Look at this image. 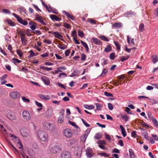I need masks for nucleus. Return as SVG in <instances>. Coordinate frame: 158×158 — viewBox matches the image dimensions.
I'll list each match as a JSON object with an SVG mask.
<instances>
[{"mask_svg": "<svg viewBox=\"0 0 158 158\" xmlns=\"http://www.w3.org/2000/svg\"><path fill=\"white\" fill-rule=\"evenodd\" d=\"M38 135L42 141L44 142L47 141L48 135L45 131L42 130H40L38 132Z\"/></svg>", "mask_w": 158, "mask_h": 158, "instance_id": "1", "label": "nucleus"}, {"mask_svg": "<svg viewBox=\"0 0 158 158\" xmlns=\"http://www.w3.org/2000/svg\"><path fill=\"white\" fill-rule=\"evenodd\" d=\"M7 118L10 120L14 122L17 120L16 114L14 112L8 113L7 115Z\"/></svg>", "mask_w": 158, "mask_h": 158, "instance_id": "2", "label": "nucleus"}, {"mask_svg": "<svg viewBox=\"0 0 158 158\" xmlns=\"http://www.w3.org/2000/svg\"><path fill=\"white\" fill-rule=\"evenodd\" d=\"M20 132L22 135L24 137H27L29 136L30 134V131L25 128L21 129Z\"/></svg>", "mask_w": 158, "mask_h": 158, "instance_id": "3", "label": "nucleus"}, {"mask_svg": "<svg viewBox=\"0 0 158 158\" xmlns=\"http://www.w3.org/2000/svg\"><path fill=\"white\" fill-rule=\"evenodd\" d=\"M86 155L88 158H91L94 155L91 148L88 147L86 150Z\"/></svg>", "mask_w": 158, "mask_h": 158, "instance_id": "4", "label": "nucleus"}, {"mask_svg": "<svg viewBox=\"0 0 158 158\" xmlns=\"http://www.w3.org/2000/svg\"><path fill=\"white\" fill-rule=\"evenodd\" d=\"M63 134L65 136L68 138L71 137L72 136V133L71 130L69 128L65 129L64 131Z\"/></svg>", "mask_w": 158, "mask_h": 158, "instance_id": "5", "label": "nucleus"}, {"mask_svg": "<svg viewBox=\"0 0 158 158\" xmlns=\"http://www.w3.org/2000/svg\"><path fill=\"white\" fill-rule=\"evenodd\" d=\"M11 97L14 99H17L20 97V94L19 92L17 91H13L10 93Z\"/></svg>", "mask_w": 158, "mask_h": 158, "instance_id": "6", "label": "nucleus"}, {"mask_svg": "<svg viewBox=\"0 0 158 158\" xmlns=\"http://www.w3.org/2000/svg\"><path fill=\"white\" fill-rule=\"evenodd\" d=\"M61 158H71V153L67 151L63 152L60 155Z\"/></svg>", "mask_w": 158, "mask_h": 158, "instance_id": "7", "label": "nucleus"}, {"mask_svg": "<svg viewBox=\"0 0 158 158\" xmlns=\"http://www.w3.org/2000/svg\"><path fill=\"white\" fill-rule=\"evenodd\" d=\"M19 34L20 35L21 40L22 44L24 45H26L27 44V40L25 35L23 31H21L19 32Z\"/></svg>", "mask_w": 158, "mask_h": 158, "instance_id": "8", "label": "nucleus"}, {"mask_svg": "<svg viewBox=\"0 0 158 158\" xmlns=\"http://www.w3.org/2000/svg\"><path fill=\"white\" fill-rule=\"evenodd\" d=\"M45 128L48 130L53 131L55 129L53 124L49 122H47L45 123Z\"/></svg>", "mask_w": 158, "mask_h": 158, "instance_id": "9", "label": "nucleus"}, {"mask_svg": "<svg viewBox=\"0 0 158 158\" xmlns=\"http://www.w3.org/2000/svg\"><path fill=\"white\" fill-rule=\"evenodd\" d=\"M24 119L28 120L31 118V115L29 113L27 110H24L22 113Z\"/></svg>", "mask_w": 158, "mask_h": 158, "instance_id": "10", "label": "nucleus"}, {"mask_svg": "<svg viewBox=\"0 0 158 158\" xmlns=\"http://www.w3.org/2000/svg\"><path fill=\"white\" fill-rule=\"evenodd\" d=\"M90 132L88 130H86L84 133L81 136V141L83 143H85L86 140V139Z\"/></svg>", "mask_w": 158, "mask_h": 158, "instance_id": "11", "label": "nucleus"}, {"mask_svg": "<svg viewBox=\"0 0 158 158\" xmlns=\"http://www.w3.org/2000/svg\"><path fill=\"white\" fill-rule=\"evenodd\" d=\"M59 150V146L58 145H56L52 148L51 151L52 153L53 154H56Z\"/></svg>", "mask_w": 158, "mask_h": 158, "instance_id": "12", "label": "nucleus"}, {"mask_svg": "<svg viewBox=\"0 0 158 158\" xmlns=\"http://www.w3.org/2000/svg\"><path fill=\"white\" fill-rule=\"evenodd\" d=\"M41 79L43 82L47 85L49 84L50 81L48 78L46 76H43L41 77Z\"/></svg>", "mask_w": 158, "mask_h": 158, "instance_id": "13", "label": "nucleus"}, {"mask_svg": "<svg viewBox=\"0 0 158 158\" xmlns=\"http://www.w3.org/2000/svg\"><path fill=\"white\" fill-rule=\"evenodd\" d=\"M91 41L94 44H96L99 45H101L102 44V41L99 40L97 38H92L91 39Z\"/></svg>", "mask_w": 158, "mask_h": 158, "instance_id": "14", "label": "nucleus"}, {"mask_svg": "<svg viewBox=\"0 0 158 158\" xmlns=\"http://www.w3.org/2000/svg\"><path fill=\"white\" fill-rule=\"evenodd\" d=\"M38 96L41 99L44 100H48L50 98V97L48 95L45 96L44 95L39 94L38 95Z\"/></svg>", "mask_w": 158, "mask_h": 158, "instance_id": "15", "label": "nucleus"}, {"mask_svg": "<svg viewBox=\"0 0 158 158\" xmlns=\"http://www.w3.org/2000/svg\"><path fill=\"white\" fill-rule=\"evenodd\" d=\"M29 25H30V27L32 30H34L37 26L36 24L34 22H29Z\"/></svg>", "mask_w": 158, "mask_h": 158, "instance_id": "16", "label": "nucleus"}, {"mask_svg": "<svg viewBox=\"0 0 158 158\" xmlns=\"http://www.w3.org/2000/svg\"><path fill=\"white\" fill-rule=\"evenodd\" d=\"M50 17L52 20H55L56 21H59L61 20L60 18L54 15H50Z\"/></svg>", "mask_w": 158, "mask_h": 158, "instance_id": "17", "label": "nucleus"}, {"mask_svg": "<svg viewBox=\"0 0 158 158\" xmlns=\"http://www.w3.org/2000/svg\"><path fill=\"white\" fill-rule=\"evenodd\" d=\"M135 15V13L131 11H128L125 13L124 16L126 17H131Z\"/></svg>", "mask_w": 158, "mask_h": 158, "instance_id": "18", "label": "nucleus"}, {"mask_svg": "<svg viewBox=\"0 0 158 158\" xmlns=\"http://www.w3.org/2000/svg\"><path fill=\"white\" fill-rule=\"evenodd\" d=\"M53 35H55V37L62 40L63 37L61 35L59 32H54L53 33Z\"/></svg>", "mask_w": 158, "mask_h": 158, "instance_id": "19", "label": "nucleus"}, {"mask_svg": "<svg viewBox=\"0 0 158 158\" xmlns=\"http://www.w3.org/2000/svg\"><path fill=\"white\" fill-rule=\"evenodd\" d=\"M9 147L15 152H18V150L15 148L13 144L10 143H9L8 144Z\"/></svg>", "mask_w": 158, "mask_h": 158, "instance_id": "20", "label": "nucleus"}, {"mask_svg": "<svg viewBox=\"0 0 158 158\" xmlns=\"http://www.w3.org/2000/svg\"><path fill=\"white\" fill-rule=\"evenodd\" d=\"M63 13L64 14H65L68 17L70 18L72 20H74L75 19V17L74 16L70 15L69 13L66 12L65 11H63Z\"/></svg>", "mask_w": 158, "mask_h": 158, "instance_id": "21", "label": "nucleus"}, {"mask_svg": "<svg viewBox=\"0 0 158 158\" xmlns=\"http://www.w3.org/2000/svg\"><path fill=\"white\" fill-rule=\"evenodd\" d=\"M120 128L121 129V133L124 137H125L126 136L127 134L125 130L124 129L123 126L122 125H120L119 126Z\"/></svg>", "mask_w": 158, "mask_h": 158, "instance_id": "22", "label": "nucleus"}, {"mask_svg": "<svg viewBox=\"0 0 158 158\" xmlns=\"http://www.w3.org/2000/svg\"><path fill=\"white\" fill-rule=\"evenodd\" d=\"M49 8L50 11L49 12H52L56 14H58V11L57 10L53 7H52L50 5H49Z\"/></svg>", "mask_w": 158, "mask_h": 158, "instance_id": "23", "label": "nucleus"}, {"mask_svg": "<svg viewBox=\"0 0 158 158\" xmlns=\"http://www.w3.org/2000/svg\"><path fill=\"white\" fill-rule=\"evenodd\" d=\"M30 54L28 56V59H30L31 58L35 56L37 54L34 53L32 50H30L29 52Z\"/></svg>", "mask_w": 158, "mask_h": 158, "instance_id": "24", "label": "nucleus"}, {"mask_svg": "<svg viewBox=\"0 0 158 158\" xmlns=\"http://www.w3.org/2000/svg\"><path fill=\"white\" fill-rule=\"evenodd\" d=\"M152 58L153 63L154 64H155L158 61V58L156 55H153Z\"/></svg>", "mask_w": 158, "mask_h": 158, "instance_id": "25", "label": "nucleus"}, {"mask_svg": "<svg viewBox=\"0 0 158 158\" xmlns=\"http://www.w3.org/2000/svg\"><path fill=\"white\" fill-rule=\"evenodd\" d=\"M12 15L14 16L16 18H17L18 21L20 23L22 21H23V19L21 17H19L18 15L16 14L13 13Z\"/></svg>", "mask_w": 158, "mask_h": 158, "instance_id": "26", "label": "nucleus"}, {"mask_svg": "<svg viewBox=\"0 0 158 158\" xmlns=\"http://www.w3.org/2000/svg\"><path fill=\"white\" fill-rule=\"evenodd\" d=\"M35 19L41 23L43 21V18L38 15H37L35 16Z\"/></svg>", "mask_w": 158, "mask_h": 158, "instance_id": "27", "label": "nucleus"}, {"mask_svg": "<svg viewBox=\"0 0 158 158\" xmlns=\"http://www.w3.org/2000/svg\"><path fill=\"white\" fill-rule=\"evenodd\" d=\"M130 156L131 158H135V153L131 149H129Z\"/></svg>", "mask_w": 158, "mask_h": 158, "instance_id": "28", "label": "nucleus"}, {"mask_svg": "<svg viewBox=\"0 0 158 158\" xmlns=\"http://www.w3.org/2000/svg\"><path fill=\"white\" fill-rule=\"evenodd\" d=\"M98 37L101 40L108 42L109 41V40L104 35H99Z\"/></svg>", "mask_w": 158, "mask_h": 158, "instance_id": "29", "label": "nucleus"}, {"mask_svg": "<svg viewBox=\"0 0 158 158\" xmlns=\"http://www.w3.org/2000/svg\"><path fill=\"white\" fill-rule=\"evenodd\" d=\"M98 37L101 40L108 42L109 41V40L104 35H99Z\"/></svg>", "mask_w": 158, "mask_h": 158, "instance_id": "30", "label": "nucleus"}, {"mask_svg": "<svg viewBox=\"0 0 158 158\" xmlns=\"http://www.w3.org/2000/svg\"><path fill=\"white\" fill-rule=\"evenodd\" d=\"M80 73V72L79 71L74 70L73 72L69 76L70 77H73L79 74Z\"/></svg>", "mask_w": 158, "mask_h": 158, "instance_id": "31", "label": "nucleus"}, {"mask_svg": "<svg viewBox=\"0 0 158 158\" xmlns=\"http://www.w3.org/2000/svg\"><path fill=\"white\" fill-rule=\"evenodd\" d=\"M122 26V23H115L112 25V27L115 28H120Z\"/></svg>", "mask_w": 158, "mask_h": 158, "instance_id": "32", "label": "nucleus"}, {"mask_svg": "<svg viewBox=\"0 0 158 158\" xmlns=\"http://www.w3.org/2000/svg\"><path fill=\"white\" fill-rule=\"evenodd\" d=\"M84 107L85 108L89 110L94 109L95 108V107L94 105H90L89 106L86 104L84 105Z\"/></svg>", "mask_w": 158, "mask_h": 158, "instance_id": "33", "label": "nucleus"}, {"mask_svg": "<svg viewBox=\"0 0 158 158\" xmlns=\"http://www.w3.org/2000/svg\"><path fill=\"white\" fill-rule=\"evenodd\" d=\"M108 71V69H104L102 70V73L100 75V76L101 77H103L107 73Z\"/></svg>", "mask_w": 158, "mask_h": 158, "instance_id": "34", "label": "nucleus"}, {"mask_svg": "<svg viewBox=\"0 0 158 158\" xmlns=\"http://www.w3.org/2000/svg\"><path fill=\"white\" fill-rule=\"evenodd\" d=\"M115 46L117 48V49H120V45L118 41H114V42Z\"/></svg>", "mask_w": 158, "mask_h": 158, "instance_id": "35", "label": "nucleus"}, {"mask_svg": "<svg viewBox=\"0 0 158 158\" xmlns=\"http://www.w3.org/2000/svg\"><path fill=\"white\" fill-rule=\"evenodd\" d=\"M102 136V135L100 133H98L96 134L94 137V138L96 139H101Z\"/></svg>", "mask_w": 158, "mask_h": 158, "instance_id": "36", "label": "nucleus"}, {"mask_svg": "<svg viewBox=\"0 0 158 158\" xmlns=\"http://www.w3.org/2000/svg\"><path fill=\"white\" fill-rule=\"evenodd\" d=\"M95 105L96 106V110H101V108L102 107V106L100 103H97L95 104Z\"/></svg>", "mask_w": 158, "mask_h": 158, "instance_id": "37", "label": "nucleus"}, {"mask_svg": "<svg viewBox=\"0 0 158 158\" xmlns=\"http://www.w3.org/2000/svg\"><path fill=\"white\" fill-rule=\"evenodd\" d=\"M40 68L42 70H45L47 71H51L52 69L51 68H48L44 66H40Z\"/></svg>", "mask_w": 158, "mask_h": 158, "instance_id": "38", "label": "nucleus"}, {"mask_svg": "<svg viewBox=\"0 0 158 158\" xmlns=\"http://www.w3.org/2000/svg\"><path fill=\"white\" fill-rule=\"evenodd\" d=\"M64 120V116L61 115L59 117L58 119V121L60 123H62Z\"/></svg>", "mask_w": 158, "mask_h": 158, "instance_id": "39", "label": "nucleus"}, {"mask_svg": "<svg viewBox=\"0 0 158 158\" xmlns=\"http://www.w3.org/2000/svg\"><path fill=\"white\" fill-rule=\"evenodd\" d=\"M6 21L10 26H15V24L14 23L10 20L7 19L6 20Z\"/></svg>", "mask_w": 158, "mask_h": 158, "instance_id": "40", "label": "nucleus"}, {"mask_svg": "<svg viewBox=\"0 0 158 158\" xmlns=\"http://www.w3.org/2000/svg\"><path fill=\"white\" fill-rule=\"evenodd\" d=\"M144 25L143 24H141L139 27V30L140 32H142L144 31Z\"/></svg>", "mask_w": 158, "mask_h": 158, "instance_id": "41", "label": "nucleus"}, {"mask_svg": "<svg viewBox=\"0 0 158 158\" xmlns=\"http://www.w3.org/2000/svg\"><path fill=\"white\" fill-rule=\"evenodd\" d=\"M15 140L17 141V143L19 146H21V147L23 146V145L20 140L16 136H15Z\"/></svg>", "mask_w": 158, "mask_h": 158, "instance_id": "42", "label": "nucleus"}, {"mask_svg": "<svg viewBox=\"0 0 158 158\" xmlns=\"http://www.w3.org/2000/svg\"><path fill=\"white\" fill-rule=\"evenodd\" d=\"M129 57V56H123L121 58L120 60L121 62H123L124 60H127Z\"/></svg>", "mask_w": 158, "mask_h": 158, "instance_id": "43", "label": "nucleus"}, {"mask_svg": "<svg viewBox=\"0 0 158 158\" xmlns=\"http://www.w3.org/2000/svg\"><path fill=\"white\" fill-rule=\"evenodd\" d=\"M12 60L13 61H14L13 62V63H14L15 65H16L17 63H19L21 62V60H19L15 58H13Z\"/></svg>", "mask_w": 158, "mask_h": 158, "instance_id": "44", "label": "nucleus"}, {"mask_svg": "<svg viewBox=\"0 0 158 158\" xmlns=\"http://www.w3.org/2000/svg\"><path fill=\"white\" fill-rule=\"evenodd\" d=\"M149 142H150L152 144H154L155 143V141L151 137H149L147 139Z\"/></svg>", "mask_w": 158, "mask_h": 158, "instance_id": "45", "label": "nucleus"}, {"mask_svg": "<svg viewBox=\"0 0 158 158\" xmlns=\"http://www.w3.org/2000/svg\"><path fill=\"white\" fill-rule=\"evenodd\" d=\"M87 21L90 22L91 23L94 24H95L96 23V21L95 20H93V19H87Z\"/></svg>", "mask_w": 158, "mask_h": 158, "instance_id": "46", "label": "nucleus"}, {"mask_svg": "<svg viewBox=\"0 0 158 158\" xmlns=\"http://www.w3.org/2000/svg\"><path fill=\"white\" fill-rule=\"evenodd\" d=\"M123 119H124L125 121L127 122L128 120V117L127 115H123L121 116Z\"/></svg>", "mask_w": 158, "mask_h": 158, "instance_id": "47", "label": "nucleus"}, {"mask_svg": "<svg viewBox=\"0 0 158 158\" xmlns=\"http://www.w3.org/2000/svg\"><path fill=\"white\" fill-rule=\"evenodd\" d=\"M81 42L82 44L85 47V48L86 49H88V47L87 44L85 42L82 41H81Z\"/></svg>", "mask_w": 158, "mask_h": 158, "instance_id": "48", "label": "nucleus"}, {"mask_svg": "<svg viewBox=\"0 0 158 158\" xmlns=\"http://www.w3.org/2000/svg\"><path fill=\"white\" fill-rule=\"evenodd\" d=\"M35 105L38 106L39 107H42L43 105L40 102H38L37 101H35Z\"/></svg>", "mask_w": 158, "mask_h": 158, "instance_id": "49", "label": "nucleus"}, {"mask_svg": "<svg viewBox=\"0 0 158 158\" xmlns=\"http://www.w3.org/2000/svg\"><path fill=\"white\" fill-rule=\"evenodd\" d=\"M69 123L71 124L72 126L73 127H78V126L76 124V123L74 122H72L70 121H69Z\"/></svg>", "mask_w": 158, "mask_h": 158, "instance_id": "50", "label": "nucleus"}, {"mask_svg": "<svg viewBox=\"0 0 158 158\" xmlns=\"http://www.w3.org/2000/svg\"><path fill=\"white\" fill-rule=\"evenodd\" d=\"M16 52L17 54L20 57H21L22 56L23 54L22 52L21 51V50H16Z\"/></svg>", "mask_w": 158, "mask_h": 158, "instance_id": "51", "label": "nucleus"}, {"mask_svg": "<svg viewBox=\"0 0 158 158\" xmlns=\"http://www.w3.org/2000/svg\"><path fill=\"white\" fill-rule=\"evenodd\" d=\"M81 120L84 125L87 127H89L90 126V125L87 123L83 118H81Z\"/></svg>", "mask_w": 158, "mask_h": 158, "instance_id": "52", "label": "nucleus"}, {"mask_svg": "<svg viewBox=\"0 0 158 158\" xmlns=\"http://www.w3.org/2000/svg\"><path fill=\"white\" fill-rule=\"evenodd\" d=\"M78 35L79 36L82 37L84 36V33L82 31L79 30L78 31Z\"/></svg>", "mask_w": 158, "mask_h": 158, "instance_id": "53", "label": "nucleus"}, {"mask_svg": "<svg viewBox=\"0 0 158 158\" xmlns=\"http://www.w3.org/2000/svg\"><path fill=\"white\" fill-rule=\"evenodd\" d=\"M110 58L112 60H113L115 58V54L113 53H111L110 56Z\"/></svg>", "mask_w": 158, "mask_h": 158, "instance_id": "54", "label": "nucleus"}, {"mask_svg": "<svg viewBox=\"0 0 158 158\" xmlns=\"http://www.w3.org/2000/svg\"><path fill=\"white\" fill-rule=\"evenodd\" d=\"M117 78L119 80H123L126 78V77L123 74L120 76H118Z\"/></svg>", "mask_w": 158, "mask_h": 158, "instance_id": "55", "label": "nucleus"}, {"mask_svg": "<svg viewBox=\"0 0 158 158\" xmlns=\"http://www.w3.org/2000/svg\"><path fill=\"white\" fill-rule=\"evenodd\" d=\"M22 98L24 102H30V100L28 98H26L25 97L23 96L22 97Z\"/></svg>", "mask_w": 158, "mask_h": 158, "instance_id": "56", "label": "nucleus"}, {"mask_svg": "<svg viewBox=\"0 0 158 158\" xmlns=\"http://www.w3.org/2000/svg\"><path fill=\"white\" fill-rule=\"evenodd\" d=\"M104 94L107 97H113V95L112 94L106 91L104 92Z\"/></svg>", "mask_w": 158, "mask_h": 158, "instance_id": "57", "label": "nucleus"}, {"mask_svg": "<svg viewBox=\"0 0 158 158\" xmlns=\"http://www.w3.org/2000/svg\"><path fill=\"white\" fill-rule=\"evenodd\" d=\"M64 27L68 29L71 28L70 25L67 23H64Z\"/></svg>", "mask_w": 158, "mask_h": 158, "instance_id": "58", "label": "nucleus"}, {"mask_svg": "<svg viewBox=\"0 0 158 158\" xmlns=\"http://www.w3.org/2000/svg\"><path fill=\"white\" fill-rule=\"evenodd\" d=\"M131 135L132 137H133L134 138H135L137 137L136 131H134L131 132Z\"/></svg>", "mask_w": 158, "mask_h": 158, "instance_id": "59", "label": "nucleus"}, {"mask_svg": "<svg viewBox=\"0 0 158 158\" xmlns=\"http://www.w3.org/2000/svg\"><path fill=\"white\" fill-rule=\"evenodd\" d=\"M108 108L110 110H112L113 109V105L110 103H109L108 104Z\"/></svg>", "mask_w": 158, "mask_h": 158, "instance_id": "60", "label": "nucleus"}, {"mask_svg": "<svg viewBox=\"0 0 158 158\" xmlns=\"http://www.w3.org/2000/svg\"><path fill=\"white\" fill-rule=\"evenodd\" d=\"M151 136L156 141H158V136L153 134H152Z\"/></svg>", "mask_w": 158, "mask_h": 158, "instance_id": "61", "label": "nucleus"}, {"mask_svg": "<svg viewBox=\"0 0 158 158\" xmlns=\"http://www.w3.org/2000/svg\"><path fill=\"white\" fill-rule=\"evenodd\" d=\"M102 60H103V63L102 64V66H104L106 64L108 63V60H105L104 59H103Z\"/></svg>", "mask_w": 158, "mask_h": 158, "instance_id": "62", "label": "nucleus"}, {"mask_svg": "<svg viewBox=\"0 0 158 158\" xmlns=\"http://www.w3.org/2000/svg\"><path fill=\"white\" fill-rule=\"evenodd\" d=\"M99 155H100V156H104V157H109V155L106 154V153L105 152H101V153H99Z\"/></svg>", "mask_w": 158, "mask_h": 158, "instance_id": "63", "label": "nucleus"}, {"mask_svg": "<svg viewBox=\"0 0 158 158\" xmlns=\"http://www.w3.org/2000/svg\"><path fill=\"white\" fill-rule=\"evenodd\" d=\"M72 36L75 38L77 36V32L76 31L73 30L72 31L71 34Z\"/></svg>", "mask_w": 158, "mask_h": 158, "instance_id": "64", "label": "nucleus"}]
</instances>
